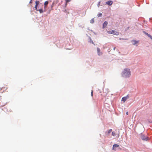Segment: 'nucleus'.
Masks as SVG:
<instances>
[{
  "label": "nucleus",
  "mask_w": 152,
  "mask_h": 152,
  "mask_svg": "<svg viewBox=\"0 0 152 152\" xmlns=\"http://www.w3.org/2000/svg\"><path fill=\"white\" fill-rule=\"evenodd\" d=\"M122 76L126 78L129 77L131 75L130 69H125L122 72Z\"/></svg>",
  "instance_id": "nucleus-1"
},
{
  "label": "nucleus",
  "mask_w": 152,
  "mask_h": 152,
  "mask_svg": "<svg viewBox=\"0 0 152 152\" xmlns=\"http://www.w3.org/2000/svg\"><path fill=\"white\" fill-rule=\"evenodd\" d=\"M107 33L109 34H113L116 35H118L119 34V33L115 30H112L111 31H107Z\"/></svg>",
  "instance_id": "nucleus-2"
},
{
  "label": "nucleus",
  "mask_w": 152,
  "mask_h": 152,
  "mask_svg": "<svg viewBox=\"0 0 152 152\" xmlns=\"http://www.w3.org/2000/svg\"><path fill=\"white\" fill-rule=\"evenodd\" d=\"M141 138L143 140H147L148 137L144 134H141Z\"/></svg>",
  "instance_id": "nucleus-3"
},
{
  "label": "nucleus",
  "mask_w": 152,
  "mask_h": 152,
  "mask_svg": "<svg viewBox=\"0 0 152 152\" xmlns=\"http://www.w3.org/2000/svg\"><path fill=\"white\" fill-rule=\"evenodd\" d=\"M129 98V96L128 95H127L126 96L123 97L122 99V101L124 102L125 101Z\"/></svg>",
  "instance_id": "nucleus-4"
},
{
  "label": "nucleus",
  "mask_w": 152,
  "mask_h": 152,
  "mask_svg": "<svg viewBox=\"0 0 152 152\" xmlns=\"http://www.w3.org/2000/svg\"><path fill=\"white\" fill-rule=\"evenodd\" d=\"M119 145L117 144H115L113 145L112 149L113 150L116 151L117 150L116 148L119 147Z\"/></svg>",
  "instance_id": "nucleus-5"
},
{
  "label": "nucleus",
  "mask_w": 152,
  "mask_h": 152,
  "mask_svg": "<svg viewBox=\"0 0 152 152\" xmlns=\"http://www.w3.org/2000/svg\"><path fill=\"white\" fill-rule=\"evenodd\" d=\"M35 10H36L37 11H38L37 10V7L38 4H39V1H35Z\"/></svg>",
  "instance_id": "nucleus-6"
},
{
  "label": "nucleus",
  "mask_w": 152,
  "mask_h": 152,
  "mask_svg": "<svg viewBox=\"0 0 152 152\" xmlns=\"http://www.w3.org/2000/svg\"><path fill=\"white\" fill-rule=\"evenodd\" d=\"M106 4L109 5H112V4L113 3V2L112 1H107L106 2Z\"/></svg>",
  "instance_id": "nucleus-7"
},
{
  "label": "nucleus",
  "mask_w": 152,
  "mask_h": 152,
  "mask_svg": "<svg viewBox=\"0 0 152 152\" xmlns=\"http://www.w3.org/2000/svg\"><path fill=\"white\" fill-rule=\"evenodd\" d=\"M107 24L108 23L107 21H105L103 25V28H104L106 27L107 26Z\"/></svg>",
  "instance_id": "nucleus-8"
},
{
  "label": "nucleus",
  "mask_w": 152,
  "mask_h": 152,
  "mask_svg": "<svg viewBox=\"0 0 152 152\" xmlns=\"http://www.w3.org/2000/svg\"><path fill=\"white\" fill-rule=\"evenodd\" d=\"M112 129H110L108 130L107 132H105V134L106 135H108L112 132Z\"/></svg>",
  "instance_id": "nucleus-9"
},
{
  "label": "nucleus",
  "mask_w": 152,
  "mask_h": 152,
  "mask_svg": "<svg viewBox=\"0 0 152 152\" xmlns=\"http://www.w3.org/2000/svg\"><path fill=\"white\" fill-rule=\"evenodd\" d=\"M97 52L99 55H100L102 54V53L100 51V50L99 48H97Z\"/></svg>",
  "instance_id": "nucleus-10"
},
{
  "label": "nucleus",
  "mask_w": 152,
  "mask_h": 152,
  "mask_svg": "<svg viewBox=\"0 0 152 152\" xmlns=\"http://www.w3.org/2000/svg\"><path fill=\"white\" fill-rule=\"evenodd\" d=\"M132 44L134 45L136 44L138 42V41H136L135 40H133L132 41Z\"/></svg>",
  "instance_id": "nucleus-11"
},
{
  "label": "nucleus",
  "mask_w": 152,
  "mask_h": 152,
  "mask_svg": "<svg viewBox=\"0 0 152 152\" xmlns=\"http://www.w3.org/2000/svg\"><path fill=\"white\" fill-rule=\"evenodd\" d=\"M48 1H46L45 2V3H44V5H45L44 8H45H45L46 7V6H47L48 5Z\"/></svg>",
  "instance_id": "nucleus-12"
},
{
  "label": "nucleus",
  "mask_w": 152,
  "mask_h": 152,
  "mask_svg": "<svg viewBox=\"0 0 152 152\" xmlns=\"http://www.w3.org/2000/svg\"><path fill=\"white\" fill-rule=\"evenodd\" d=\"M38 11H39V12L40 13H42L43 11H45V10L44 11H43L42 9H40L39 10H38Z\"/></svg>",
  "instance_id": "nucleus-13"
},
{
  "label": "nucleus",
  "mask_w": 152,
  "mask_h": 152,
  "mask_svg": "<svg viewBox=\"0 0 152 152\" xmlns=\"http://www.w3.org/2000/svg\"><path fill=\"white\" fill-rule=\"evenodd\" d=\"M145 34L147 35L149 37H150L151 39H152V36L148 34V33H145Z\"/></svg>",
  "instance_id": "nucleus-14"
},
{
  "label": "nucleus",
  "mask_w": 152,
  "mask_h": 152,
  "mask_svg": "<svg viewBox=\"0 0 152 152\" xmlns=\"http://www.w3.org/2000/svg\"><path fill=\"white\" fill-rule=\"evenodd\" d=\"M94 18H93L91 19V20H90V22L91 23H94Z\"/></svg>",
  "instance_id": "nucleus-15"
},
{
  "label": "nucleus",
  "mask_w": 152,
  "mask_h": 152,
  "mask_svg": "<svg viewBox=\"0 0 152 152\" xmlns=\"http://www.w3.org/2000/svg\"><path fill=\"white\" fill-rule=\"evenodd\" d=\"M112 135L113 136H115V132L114 131L112 133Z\"/></svg>",
  "instance_id": "nucleus-16"
},
{
  "label": "nucleus",
  "mask_w": 152,
  "mask_h": 152,
  "mask_svg": "<svg viewBox=\"0 0 152 152\" xmlns=\"http://www.w3.org/2000/svg\"><path fill=\"white\" fill-rule=\"evenodd\" d=\"M102 13L99 12L97 16L98 17H101L102 16Z\"/></svg>",
  "instance_id": "nucleus-17"
},
{
  "label": "nucleus",
  "mask_w": 152,
  "mask_h": 152,
  "mask_svg": "<svg viewBox=\"0 0 152 152\" xmlns=\"http://www.w3.org/2000/svg\"><path fill=\"white\" fill-rule=\"evenodd\" d=\"M65 1H66V2L67 3L68 2H70L71 0H65Z\"/></svg>",
  "instance_id": "nucleus-18"
},
{
  "label": "nucleus",
  "mask_w": 152,
  "mask_h": 152,
  "mask_svg": "<svg viewBox=\"0 0 152 152\" xmlns=\"http://www.w3.org/2000/svg\"><path fill=\"white\" fill-rule=\"evenodd\" d=\"M100 2L99 1V3H98V4H97V6H98V7H99V6H100Z\"/></svg>",
  "instance_id": "nucleus-19"
},
{
  "label": "nucleus",
  "mask_w": 152,
  "mask_h": 152,
  "mask_svg": "<svg viewBox=\"0 0 152 152\" xmlns=\"http://www.w3.org/2000/svg\"><path fill=\"white\" fill-rule=\"evenodd\" d=\"M93 91L92 90L91 92V95L92 96H93Z\"/></svg>",
  "instance_id": "nucleus-20"
},
{
  "label": "nucleus",
  "mask_w": 152,
  "mask_h": 152,
  "mask_svg": "<svg viewBox=\"0 0 152 152\" xmlns=\"http://www.w3.org/2000/svg\"><path fill=\"white\" fill-rule=\"evenodd\" d=\"M126 114L127 115H128V112H126Z\"/></svg>",
  "instance_id": "nucleus-21"
},
{
  "label": "nucleus",
  "mask_w": 152,
  "mask_h": 152,
  "mask_svg": "<svg viewBox=\"0 0 152 152\" xmlns=\"http://www.w3.org/2000/svg\"><path fill=\"white\" fill-rule=\"evenodd\" d=\"M32 0H31V1H30V3H32Z\"/></svg>",
  "instance_id": "nucleus-22"
},
{
  "label": "nucleus",
  "mask_w": 152,
  "mask_h": 152,
  "mask_svg": "<svg viewBox=\"0 0 152 152\" xmlns=\"http://www.w3.org/2000/svg\"><path fill=\"white\" fill-rule=\"evenodd\" d=\"M115 47H114V48H113V50H115Z\"/></svg>",
  "instance_id": "nucleus-23"
}]
</instances>
